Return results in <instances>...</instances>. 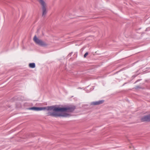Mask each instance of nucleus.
<instances>
[{"label": "nucleus", "mask_w": 150, "mask_h": 150, "mask_svg": "<svg viewBox=\"0 0 150 150\" xmlns=\"http://www.w3.org/2000/svg\"><path fill=\"white\" fill-rule=\"evenodd\" d=\"M76 106L74 105L61 107H59V105H56L54 110L55 111V112L57 113L58 115L56 116V117H69L70 115L65 112H72L76 109Z\"/></svg>", "instance_id": "obj_1"}, {"label": "nucleus", "mask_w": 150, "mask_h": 150, "mask_svg": "<svg viewBox=\"0 0 150 150\" xmlns=\"http://www.w3.org/2000/svg\"><path fill=\"white\" fill-rule=\"evenodd\" d=\"M55 108V105L42 107H37V111L46 110L49 111L47 113L48 116L56 117V116L58 115V114L55 112V111L54 110Z\"/></svg>", "instance_id": "obj_2"}, {"label": "nucleus", "mask_w": 150, "mask_h": 150, "mask_svg": "<svg viewBox=\"0 0 150 150\" xmlns=\"http://www.w3.org/2000/svg\"><path fill=\"white\" fill-rule=\"evenodd\" d=\"M33 39L36 44L40 47H45L48 45L45 42L38 38L36 35L34 37Z\"/></svg>", "instance_id": "obj_3"}, {"label": "nucleus", "mask_w": 150, "mask_h": 150, "mask_svg": "<svg viewBox=\"0 0 150 150\" xmlns=\"http://www.w3.org/2000/svg\"><path fill=\"white\" fill-rule=\"evenodd\" d=\"M39 2L42 6V16H45L47 13V11L46 8V4L43 0H39Z\"/></svg>", "instance_id": "obj_4"}, {"label": "nucleus", "mask_w": 150, "mask_h": 150, "mask_svg": "<svg viewBox=\"0 0 150 150\" xmlns=\"http://www.w3.org/2000/svg\"><path fill=\"white\" fill-rule=\"evenodd\" d=\"M141 120L143 122L150 121V114L142 117L141 118Z\"/></svg>", "instance_id": "obj_5"}, {"label": "nucleus", "mask_w": 150, "mask_h": 150, "mask_svg": "<svg viewBox=\"0 0 150 150\" xmlns=\"http://www.w3.org/2000/svg\"><path fill=\"white\" fill-rule=\"evenodd\" d=\"M104 100H99L98 101H93L91 103V105H96L102 104L104 102Z\"/></svg>", "instance_id": "obj_6"}, {"label": "nucleus", "mask_w": 150, "mask_h": 150, "mask_svg": "<svg viewBox=\"0 0 150 150\" xmlns=\"http://www.w3.org/2000/svg\"><path fill=\"white\" fill-rule=\"evenodd\" d=\"M27 109L28 110L37 111V107H32L29 108H27Z\"/></svg>", "instance_id": "obj_7"}, {"label": "nucleus", "mask_w": 150, "mask_h": 150, "mask_svg": "<svg viewBox=\"0 0 150 150\" xmlns=\"http://www.w3.org/2000/svg\"><path fill=\"white\" fill-rule=\"evenodd\" d=\"M29 67L31 68H34L35 67V63H30L29 65Z\"/></svg>", "instance_id": "obj_8"}, {"label": "nucleus", "mask_w": 150, "mask_h": 150, "mask_svg": "<svg viewBox=\"0 0 150 150\" xmlns=\"http://www.w3.org/2000/svg\"><path fill=\"white\" fill-rule=\"evenodd\" d=\"M73 52H71L68 55V56H67V57H68L67 58L70 57V56H71Z\"/></svg>", "instance_id": "obj_9"}, {"label": "nucleus", "mask_w": 150, "mask_h": 150, "mask_svg": "<svg viewBox=\"0 0 150 150\" xmlns=\"http://www.w3.org/2000/svg\"><path fill=\"white\" fill-rule=\"evenodd\" d=\"M88 52H86L84 55V58L86 57V56L88 55Z\"/></svg>", "instance_id": "obj_10"}, {"label": "nucleus", "mask_w": 150, "mask_h": 150, "mask_svg": "<svg viewBox=\"0 0 150 150\" xmlns=\"http://www.w3.org/2000/svg\"><path fill=\"white\" fill-rule=\"evenodd\" d=\"M141 88V87L140 86H137L135 88L136 89H138V88Z\"/></svg>", "instance_id": "obj_11"}, {"label": "nucleus", "mask_w": 150, "mask_h": 150, "mask_svg": "<svg viewBox=\"0 0 150 150\" xmlns=\"http://www.w3.org/2000/svg\"><path fill=\"white\" fill-rule=\"evenodd\" d=\"M141 80V79H138V80H137L134 83H136L137 82L140 81V80Z\"/></svg>", "instance_id": "obj_12"}, {"label": "nucleus", "mask_w": 150, "mask_h": 150, "mask_svg": "<svg viewBox=\"0 0 150 150\" xmlns=\"http://www.w3.org/2000/svg\"><path fill=\"white\" fill-rule=\"evenodd\" d=\"M149 30V28H146V29L145 31H147V30Z\"/></svg>", "instance_id": "obj_13"}, {"label": "nucleus", "mask_w": 150, "mask_h": 150, "mask_svg": "<svg viewBox=\"0 0 150 150\" xmlns=\"http://www.w3.org/2000/svg\"><path fill=\"white\" fill-rule=\"evenodd\" d=\"M90 92L89 91H87V93H89Z\"/></svg>", "instance_id": "obj_14"}, {"label": "nucleus", "mask_w": 150, "mask_h": 150, "mask_svg": "<svg viewBox=\"0 0 150 150\" xmlns=\"http://www.w3.org/2000/svg\"><path fill=\"white\" fill-rule=\"evenodd\" d=\"M126 83H125V84H124L123 85V86H124L125 85V84Z\"/></svg>", "instance_id": "obj_15"}]
</instances>
